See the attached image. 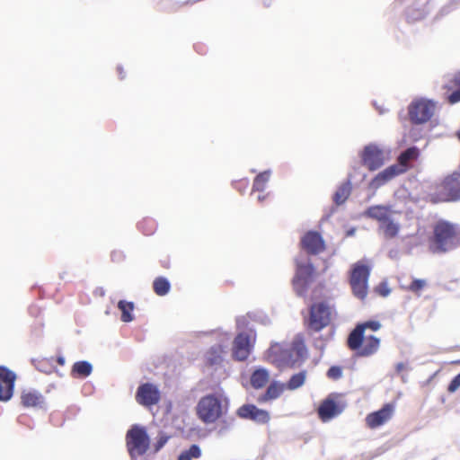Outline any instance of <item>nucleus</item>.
Here are the masks:
<instances>
[{"mask_svg":"<svg viewBox=\"0 0 460 460\" xmlns=\"http://www.w3.org/2000/svg\"><path fill=\"white\" fill-rule=\"evenodd\" d=\"M420 156V150L416 146L407 148L405 151L401 153L397 158V164H394L397 167V171L402 174L406 172L412 166V163L417 161Z\"/></svg>","mask_w":460,"mask_h":460,"instance_id":"20","label":"nucleus"},{"mask_svg":"<svg viewBox=\"0 0 460 460\" xmlns=\"http://www.w3.org/2000/svg\"><path fill=\"white\" fill-rule=\"evenodd\" d=\"M371 267L366 261H358L351 265L349 282L352 294L364 300L368 293V279Z\"/></svg>","mask_w":460,"mask_h":460,"instance_id":"4","label":"nucleus"},{"mask_svg":"<svg viewBox=\"0 0 460 460\" xmlns=\"http://www.w3.org/2000/svg\"><path fill=\"white\" fill-rule=\"evenodd\" d=\"M300 245L306 253L317 255L325 250V243L316 231H308L301 238Z\"/></svg>","mask_w":460,"mask_h":460,"instance_id":"16","label":"nucleus"},{"mask_svg":"<svg viewBox=\"0 0 460 460\" xmlns=\"http://www.w3.org/2000/svg\"><path fill=\"white\" fill-rule=\"evenodd\" d=\"M425 286L426 281L424 279H413L407 289L413 293H419Z\"/></svg>","mask_w":460,"mask_h":460,"instance_id":"39","label":"nucleus"},{"mask_svg":"<svg viewBox=\"0 0 460 460\" xmlns=\"http://www.w3.org/2000/svg\"><path fill=\"white\" fill-rule=\"evenodd\" d=\"M305 378L306 371H300L299 373H296L290 377L287 385H285L286 388L288 390H296L305 384Z\"/></svg>","mask_w":460,"mask_h":460,"instance_id":"33","label":"nucleus"},{"mask_svg":"<svg viewBox=\"0 0 460 460\" xmlns=\"http://www.w3.org/2000/svg\"><path fill=\"white\" fill-rule=\"evenodd\" d=\"M237 415L242 419L251 420L257 423H267L270 414L267 411L259 409L253 404H243L237 410Z\"/></svg>","mask_w":460,"mask_h":460,"instance_id":"18","label":"nucleus"},{"mask_svg":"<svg viewBox=\"0 0 460 460\" xmlns=\"http://www.w3.org/2000/svg\"><path fill=\"white\" fill-rule=\"evenodd\" d=\"M326 375L332 380H338L342 376V368L339 366H332L328 369Z\"/></svg>","mask_w":460,"mask_h":460,"instance_id":"38","label":"nucleus"},{"mask_svg":"<svg viewBox=\"0 0 460 460\" xmlns=\"http://www.w3.org/2000/svg\"><path fill=\"white\" fill-rule=\"evenodd\" d=\"M264 198H265L264 196H261V195H260V196L258 197V199H259L260 201H262V200L264 199Z\"/></svg>","mask_w":460,"mask_h":460,"instance_id":"45","label":"nucleus"},{"mask_svg":"<svg viewBox=\"0 0 460 460\" xmlns=\"http://www.w3.org/2000/svg\"><path fill=\"white\" fill-rule=\"evenodd\" d=\"M118 307L121 311L122 322L128 323L133 320L132 311L134 309V304L132 302L120 300L118 304Z\"/></svg>","mask_w":460,"mask_h":460,"instance_id":"34","label":"nucleus"},{"mask_svg":"<svg viewBox=\"0 0 460 460\" xmlns=\"http://www.w3.org/2000/svg\"><path fill=\"white\" fill-rule=\"evenodd\" d=\"M171 436L165 434L164 432H159L158 437L156 438L155 443L154 444V451L156 453L160 451L164 445L168 442Z\"/></svg>","mask_w":460,"mask_h":460,"instance_id":"37","label":"nucleus"},{"mask_svg":"<svg viewBox=\"0 0 460 460\" xmlns=\"http://www.w3.org/2000/svg\"><path fill=\"white\" fill-rule=\"evenodd\" d=\"M435 111V102L424 98L415 99L408 106L409 119L415 125L424 124L430 120Z\"/></svg>","mask_w":460,"mask_h":460,"instance_id":"8","label":"nucleus"},{"mask_svg":"<svg viewBox=\"0 0 460 460\" xmlns=\"http://www.w3.org/2000/svg\"><path fill=\"white\" fill-rule=\"evenodd\" d=\"M315 270L311 262H296V273L292 279L295 292L302 296L305 295L310 283L314 280Z\"/></svg>","mask_w":460,"mask_h":460,"instance_id":"9","label":"nucleus"},{"mask_svg":"<svg viewBox=\"0 0 460 460\" xmlns=\"http://www.w3.org/2000/svg\"><path fill=\"white\" fill-rule=\"evenodd\" d=\"M336 315L335 305L329 301L315 302L309 307L308 317L305 319V326L310 332H319L328 327Z\"/></svg>","mask_w":460,"mask_h":460,"instance_id":"2","label":"nucleus"},{"mask_svg":"<svg viewBox=\"0 0 460 460\" xmlns=\"http://www.w3.org/2000/svg\"><path fill=\"white\" fill-rule=\"evenodd\" d=\"M352 186L349 181L341 184L333 195V201L336 205L340 206L350 196Z\"/></svg>","mask_w":460,"mask_h":460,"instance_id":"28","label":"nucleus"},{"mask_svg":"<svg viewBox=\"0 0 460 460\" xmlns=\"http://www.w3.org/2000/svg\"><path fill=\"white\" fill-rule=\"evenodd\" d=\"M460 387V373L456 375L449 383L447 392L455 393Z\"/></svg>","mask_w":460,"mask_h":460,"instance_id":"41","label":"nucleus"},{"mask_svg":"<svg viewBox=\"0 0 460 460\" xmlns=\"http://www.w3.org/2000/svg\"><path fill=\"white\" fill-rule=\"evenodd\" d=\"M202 456L201 448L199 445L193 444L188 449H184L178 456L177 460H195Z\"/></svg>","mask_w":460,"mask_h":460,"instance_id":"31","label":"nucleus"},{"mask_svg":"<svg viewBox=\"0 0 460 460\" xmlns=\"http://www.w3.org/2000/svg\"><path fill=\"white\" fill-rule=\"evenodd\" d=\"M161 394L157 386L151 383H145L138 386L136 393V401L145 407H152L160 402Z\"/></svg>","mask_w":460,"mask_h":460,"instance_id":"13","label":"nucleus"},{"mask_svg":"<svg viewBox=\"0 0 460 460\" xmlns=\"http://www.w3.org/2000/svg\"><path fill=\"white\" fill-rule=\"evenodd\" d=\"M365 215L367 217L376 219L380 224L389 218V208L382 205H376L369 207Z\"/></svg>","mask_w":460,"mask_h":460,"instance_id":"26","label":"nucleus"},{"mask_svg":"<svg viewBox=\"0 0 460 460\" xmlns=\"http://www.w3.org/2000/svg\"><path fill=\"white\" fill-rule=\"evenodd\" d=\"M21 402L26 408L41 407L44 403V397L37 391L27 390L22 393Z\"/></svg>","mask_w":460,"mask_h":460,"instance_id":"23","label":"nucleus"},{"mask_svg":"<svg viewBox=\"0 0 460 460\" xmlns=\"http://www.w3.org/2000/svg\"><path fill=\"white\" fill-rule=\"evenodd\" d=\"M93 371L92 365L87 361H77L73 365L72 376L75 377H86Z\"/></svg>","mask_w":460,"mask_h":460,"instance_id":"30","label":"nucleus"},{"mask_svg":"<svg viewBox=\"0 0 460 460\" xmlns=\"http://www.w3.org/2000/svg\"><path fill=\"white\" fill-rule=\"evenodd\" d=\"M255 340L256 334L252 331L238 333L233 342V358L237 361L246 360L253 349Z\"/></svg>","mask_w":460,"mask_h":460,"instance_id":"10","label":"nucleus"},{"mask_svg":"<svg viewBox=\"0 0 460 460\" xmlns=\"http://www.w3.org/2000/svg\"><path fill=\"white\" fill-rule=\"evenodd\" d=\"M362 164L369 171H376L382 167L385 161V154L376 145L365 146L361 155Z\"/></svg>","mask_w":460,"mask_h":460,"instance_id":"12","label":"nucleus"},{"mask_svg":"<svg viewBox=\"0 0 460 460\" xmlns=\"http://www.w3.org/2000/svg\"><path fill=\"white\" fill-rule=\"evenodd\" d=\"M457 137L460 140V131L457 133Z\"/></svg>","mask_w":460,"mask_h":460,"instance_id":"46","label":"nucleus"},{"mask_svg":"<svg viewBox=\"0 0 460 460\" xmlns=\"http://www.w3.org/2000/svg\"><path fill=\"white\" fill-rule=\"evenodd\" d=\"M270 380V373L265 368L254 370L251 376L250 382L253 388L261 389L266 385Z\"/></svg>","mask_w":460,"mask_h":460,"instance_id":"27","label":"nucleus"},{"mask_svg":"<svg viewBox=\"0 0 460 460\" xmlns=\"http://www.w3.org/2000/svg\"><path fill=\"white\" fill-rule=\"evenodd\" d=\"M57 361L61 366H63L65 364V358L63 357H58Z\"/></svg>","mask_w":460,"mask_h":460,"instance_id":"44","label":"nucleus"},{"mask_svg":"<svg viewBox=\"0 0 460 460\" xmlns=\"http://www.w3.org/2000/svg\"><path fill=\"white\" fill-rule=\"evenodd\" d=\"M227 352V346L223 344L213 345L206 353L207 364L209 366L219 365L223 362Z\"/></svg>","mask_w":460,"mask_h":460,"instance_id":"22","label":"nucleus"},{"mask_svg":"<svg viewBox=\"0 0 460 460\" xmlns=\"http://www.w3.org/2000/svg\"><path fill=\"white\" fill-rule=\"evenodd\" d=\"M268 358L276 367H295L296 359L293 355V350L290 348L282 346L281 344H273L268 350Z\"/></svg>","mask_w":460,"mask_h":460,"instance_id":"11","label":"nucleus"},{"mask_svg":"<svg viewBox=\"0 0 460 460\" xmlns=\"http://www.w3.org/2000/svg\"><path fill=\"white\" fill-rule=\"evenodd\" d=\"M138 228L144 234L151 235L156 231L157 224L155 219L151 217H145L138 223Z\"/></svg>","mask_w":460,"mask_h":460,"instance_id":"35","label":"nucleus"},{"mask_svg":"<svg viewBox=\"0 0 460 460\" xmlns=\"http://www.w3.org/2000/svg\"><path fill=\"white\" fill-rule=\"evenodd\" d=\"M171 285L164 277H157L153 282L154 292L160 296H165L170 291Z\"/></svg>","mask_w":460,"mask_h":460,"instance_id":"32","label":"nucleus"},{"mask_svg":"<svg viewBox=\"0 0 460 460\" xmlns=\"http://www.w3.org/2000/svg\"><path fill=\"white\" fill-rule=\"evenodd\" d=\"M15 374L7 367H0V401H9L13 394Z\"/></svg>","mask_w":460,"mask_h":460,"instance_id":"17","label":"nucleus"},{"mask_svg":"<svg viewBox=\"0 0 460 460\" xmlns=\"http://www.w3.org/2000/svg\"><path fill=\"white\" fill-rule=\"evenodd\" d=\"M380 328L381 323L378 321H367L358 323L348 336V348L355 351L358 357L373 356L378 351L381 341L375 335L366 334V331L376 332Z\"/></svg>","mask_w":460,"mask_h":460,"instance_id":"1","label":"nucleus"},{"mask_svg":"<svg viewBox=\"0 0 460 460\" xmlns=\"http://www.w3.org/2000/svg\"><path fill=\"white\" fill-rule=\"evenodd\" d=\"M400 171H397V167L392 164L378 172L370 181L369 185L372 189L376 190L393 180L394 177L400 175Z\"/></svg>","mask_w":460,"mask_h":460,"instance_id":"21","label":"nucleus"},{"mask_svg":"<svg viewBox=\"0 0 460 460\" xmlns=\"http://www.w3.org/2000/svg\"><path fill=\"white\" fill-rule=\"evenodd\" d=\"M286 385L278 382H272L267 388L264 394L258 398L259 402H265L269 400L277 399L284 392Z\"/></svg>","mask_w":460,"mask_h":460,"instance_id":"25","label":"nucleus"},{"mask_svg":"<svg viewBox=\"0 0 460 460\" xmlns=\"http://www.w3.org/2000/svg\"><path fill=\"white\" fill-rule=\"evenodd\" d=\"M117 71L119 73L120 79H123L125 77V73H124L123 67L118 66Z\"/></svg>","mask_w":460,"mask_h":460,"instance_id":"42","label":"nucleus"},{"mask_svg":"<svg viewBox=\"0 0 460 460\" xmlns=\"http://www.w3.org/2000/svg\"><path fill=\"white\" fill-rule=\"evenodd\" d=\"M344 406L337 401L333 394L328 395L319 405L317 413L323 422H327L343 411Z\"/></svg>","mask_w":460,"mask_h":460,"instance_id":"14","label":"nucleus"},{"mask_svg":"<svg viewBox=\"0 0 460 460\" xmlns=\"http://www.w3.org/2000/svg\"><path fill=\"white\" fill-rule=\"evenodd\" d=\"M269 180H270V172H263L259 173L253 181L252 191H259V192L264 191Z\"/></svg>","mask_w":460,"mask_h":460,"instance_id":"36","label":"nucleus"},{"mask_svg":"<svg viewBox=\"0 0 460 460\" xmlns=\"http://www.w3.org/2000/svg\"><path fill=\"white\" fill-rule=\"evenodd\" d=\"M161 263H162V266L165 269H168L170 268V261H169V259H166V260H164V261H161Z\"/></svg>","mask_w":460,"mask_h":460,"instance_id":"43","label":"nucleus"},{"mask_svg":"<svg viewBox=\"0 0 460 460\" xmlns=\"http://www.w3.org/2000/svg\"><path fill=\"white\" fill-rule=\"evenodd\" d=\"M436 193L431 196L434 202H448L460 199V173L447 175L437 185Z\"/></svg>","mask_w":460,"mask_h":460,"instance_id":"6","label":"nucleus"},{"mask_svg":"<svg viewBox=\"0 0 460 460\" xmlns=\"http://www.w3.org/2000/svg\"><path fill=\"white\" fill-rule=\"evenodd\" d=\"M222 402L215 394H208L200 398L196 406L198 418L205 424L215 423L222 416Z\"/></svg>","mask_w":460,"mask_h":460,"instance_id":"5","label":"nucleus"},{"mask_svg":"<svg viewBox=\"0 0 460 460\" xmlns=\"http://www.w3.org/2000/svg\"><path fill=\"white\" fill-rule=\"evenodd\" d=\"M445 99L449 104L460 102V72L450 76L443 85Z\"/></svg>","mask_w":460,"mask_h":460,"instance_id":"19","label":"nucleus"},{"mask_svg":"<svg viewBox=\"0 0 460 460\" xmlns=\"http://www.w3.org/2000/svg\"><path fill=\"white\" fill-rule=\"evenodd\" d=\"M149 437L144 427L134 425L126 434V446L132 458L146 453L149 448Z\"/></svg>","mask_w":460,"mask_h":460,"instance_id":"7","label":"nucleus"},{"mask_svg":"<svg viewBox=\"0 0 460 460\" xmlns=\"http://www.w3.org/2000/svg\"><path fill=\"white\" fill-rule=\"evenodd\" d=\"M456 230L453 224L438 221L433 227V236L430 239V250L433 252H446L455 247Z\"/></svg>","mask_w":460,"mask_h":460,"instance_id":"3","label":"nucleus"},{"mask_svg":"<svg viewBox=\"0 0 460 460\" xmlns=\"http://www.w3.org/2000/svg\"><path fill=\"white\" fill-rule=\"evenodd\" d=\"M379 228L382 230L386 239L394 238L400 230V226L397 223L392 220L390 217L379 225Z\"/></svg>","mask_w":460,"mask_h":460,"instance_id":"29","label":"nucleus"},{"mask_svg":"<svg viewBox=\"0 0 460 460\" xmlns=\"http://www.w3.org/2000/svg\"><path fill=\"white\" fill-rule=\"evenodd\" d=\"M290 349L293 350L296 364L304 361L307 356L308 351L305 342V339L302 335H296L292 341Z\"/></svg>","mask_w":460,"mask_h":460,"instance_id":"24","label":"nucleus"},{"mask_svg":"<svg viewBox=\"0 0 460 460\" xmlns=\"http://www.w3.org/2000/svg\"><path fill=\"white\" fill-rule=\"evenodd\" d=\"M395 406L394 403H385L383 407L376 411L370 412L367 415L365 421L366 425L375 429L387 423L394 413Z\"/></svg>","mask_w":460,"mask_h":460,"instance_id":"15","label":"nucleus"},{"mask_svg":"<svg viewBox=\"0 0 460 460\" xmlns=\"http://www.w3.org/2000/svg\"><path fill=\"white\" fill-rule=\"evenodd\" d=\"M249 186V180L248 179H242L239 181H235L234 182V187L240 193H243Z\"/></svg>","mask_w":460,"mask_h":460,"instance_id":"40","label":"nucleus"}]
</instances>
